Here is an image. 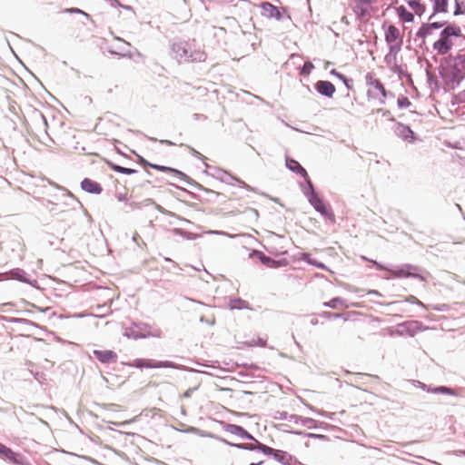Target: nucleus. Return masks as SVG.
<instances>
[{
    "mask_svg": "<svg viewBox=\"0 0 465 465\" xmlns=\"http://www.w3.org/2000/svg\"><path fill=\"white\" fill-rule=\"evenodd\" d=\"M440 29L438 38L431 43V49L436 55L444 56L450 54L458 47L464 35L460 26L454 23H444Z\"/></svg>",
    "mask_w": 465,
    "mask_h": 465,
    "instance_id": "nucleus-1",
    "label": "nucleus"
},
{
    "mask_svg": "<svg viewBox=\"0 0 465 465\" xmlns=\"http://www.w3.org/2000/svg\"><path fill=\"white\" fill-rule=\"evenodd\" d=\"M432 11L428 22L422 23L416 32V40L420 41V47L427 45L434 35L435 30L443 27L445 22H434L432 20L436 15L449 12V0H432Z\"/></svg>",
    "mask_w": 465,
    "mask_h": 465,
    "instance_id": "nucleus-2",
    "label": "nucleus"
},
{
    "mask_svg": "<svg viewBox=\"0 0 465 465\" xmlns=\"http://www.w3.org/2000/svg\"><path fill=\"white\" fill-rule=\"evenodd\" d=\"M193 43L179 42L173 44V50L180 61L193 63L204 62L206 59L205 52L201 49H193Z\"/></svg>",
    "mask_w": 465,
    "mask_h": 465,
    "instance_id": "nucleus-3",
    "label": "nucleus"
},
{
    "mask_svg": "<svg viewBox=\"0 0 465 465\" xmlns=\"http://www.w3.org/2000/svg\"><path fill=\"white\" fill-rule=\"evenodd\" d=\"M378 269L386 271L389 273L388 278H415L425 282L426 278L420 274V268L412 264H403L393 269L384 267L375 262Z\"/></svg>",
    "mask_w": 465,
    "mask_h": 465,
    "instance_id": "nucleus-4",
    "label": "nucleus"
},
{
    "mask_svg": "<svg viewBox=\"0 0 465 465\" xmlns=\"http://www.w3.org/2000/svg\"><path fill=\"white\" fill-rule=\"evenodd\" d=\"M367 86V97L369 100L377 101L380 104H384L387 97V92L379 78L373 73H368L365 75Z\"/></svg>",
    "mask_w": 465,
    "mask_h": 465,
    "instance_id": "nucleus-5",
    "label": "nucleus"
},
{
    "mask_svg": "<svg viewBox=\"0 0 465 465\" xmlns=\"http://www.w3.org/2000/svg\"><path fill=\"white\" fill-rule=\"evenodd\" d=\"M386 43L390 46V52H398L403 42V34L394 25H389L384 32Z\"/></svg>",
    "mask_w": 465,
    "mask_h": 465,
    "instance_id": "nucleus-6",
    "label": "nucleus"
},
{
    "mask_svg": "<svg viewBox=\"0 0 465 465\" xmlns=\"http://www.w3.org/2000/svg\"><path fill=\"white\" fill-rule=\"evenodd\" d=\"M351 6L360 21L367 22L371 15V0H353Z\"/></svg>",
    "mask_w": 465,
    "mask_h": 465,
    "instance_id": "nucleus-7",
    "label": "nucleus"
},
{
    "mask_svg": "<svg viewBox=\"0 0 465 465\" xmlns=\"http://www.w3.org/2000/svg\"><path fill=\"white\" fill-rule=\"evenodd\" d=\"M310 203L314 207V209L321 213L326 220H328L331 223H335V215L332 212V210L326 205V203L318 196L313 195L310 199Z\"/></svg>",
    "mask_w": 465,
    "mask_h": 465,
    "instance_id": "nucleus-8",
    "label": "nucleus"
},
{
    "mask_svg": "<svg viewBox=\"0 0 465 465\" xmlns=\"http://www.w3.org/2000/svg\"><path fill=\"white\" fill-rule=\"evenodd\" d=\"M0 456L5 460H9L11 463L18 465L22 463L23 456L20 453L15 452L12 449L0 442Z\"/></svg>",
    "mask_w": 465,
    "mask_h": 465,
    "instance_id": "nucleus-9",
    "label": "nucleus"
},
{
    "mask_svg": "<svg viewBox=\"0 0 465 465\" xmlns=\"http://www.w3.org/2000/svg\"><path fill=\"white\" fill-rule=\"evenodd\" d=\"M81 189L93 194H100L103 191L101 184L90 178L83 179L81 182Z\"/></svg>",
    "mask_w": 465,
    "mask_h": 465,
    "instance_id": "nucleus-10",
    "label": "nucleus"
},
{
    "mask_svg": "<svg viewBox=\"0 0 465 465\" xmlns=\"http://www.w3.org/2000/svg\"><path fill=\"white\" fill-rule=\"evenodd\" d=\"M395 11L400 21L402 22L403 24L414 22V15L407 5H401L399 6H396Z\"/></svg>",
    "mask_w": 465,
    "mask_h": 465,
    "instance_id": "nucleus-11",
    "label": "nucleus"
},
{
    "mask_svg": "<svg viewBox=\"0 0 465 465\" xmlns=\"http://www.w3.org/2000/svg\"><path fill=\"white\" fill-rule=\"evenodd\" d=\"M315 89L318 93L327 97H332L336 88L334 84L329 81H318L315 84Z\"/></svg>",
    "mask_w": 465,
    "mask_h": 465,
    "instance_id": "nucleus-12",
    "label": "nucleus"
},
{
    "mask_svg": "<svg viewBox=\"0 0 465 465\" xmlns=\"http://www.w3.org/2000/svg\"><path fill=\"white\" fill-rule=\"evenodd\" d=\"M262 15L268 18L281 19L282 15L279 9L269 2H263L261 4Z\"/></svg>",
    "mask_w": 465,
    "mask_h": 465,
    "instance_id": "nucleus-13",
    "label": "nucleus"
},
{
    "mask_svg": "<svg viewBox=\"0 0 465 465\" xmlns=\"http://www.w3.org/2000/svg\"><path fill=\"white\" fill-rule=\"evenodd\" d=\"M407 6L413 13V15L421 16L427 10L426 4L422 0H404Z\"/></svg>",
    "mask_w": 465,
    "mask_h": 465,
    "instance_id": "nucleus-14",
    "label": "nucleus"
},
{
    "mask_svg": "<svg viewBox=\"0 0 465 465\" xmlns=\"http://www.w3.org/2000/svg\"><path fill=\"white\" fill-rule=\"evenodd\" d=\"M419 330L417 322H408L398 325L397 333L400 335H410L413 336Z\"/></svg>",
    "mask_w": 465,
    "mask_h": 465,
    "instance_id": "nucleus-15",
    "label": "nucleus"
},
{
    "mask_svg": "<svg viewBox=\"0 0 465 465\" xmlns=\"http://www.w3.org/2000/svg\"><path fill=\"white\" fill-rule=\"evenodd\" d=\"M93 354L101 363H109L114 361L116 353L114 351L94 350Z\"/></svg>",
    "mask_w": 465,
    "mask_h": 465,
    "instance_id": "nucleus-16",
    "label": "nucleus"
},
{
    "mask_svg": "<svg viewBox=\"0 0 465 465\" xmlns=\"http://www.w3.org/2000/svg\"><path fill=\"white\" fill-rule=\"evenodd\" d=\"M397 134L410 143H412L415 140L412 130L409 126L401 124H399L397 126Z\"/></svg>",
    "mask_w": 465,
    "mask_h": 465,
    "instance_id": "nucleus-17",
    "label": "nucleus"
},
{
    "mask_svg": "<svg viewBox=\"0 0 465 465\" xmlns=\"http://www.w3.org/2000/svg\"><path fill=\"white\" fill-rule=\"evenodd\" d=\"M286 165L290 170L295 172L296 173H299L303 177L307 176L306 170L297 161L293 159H287Z\"/></svg>",
    "mask_w": 465,
    "mask_h": 465,
    "instance_id": "nucleus-18",
    "label": "nucleus"
},
{
    "mask_svg": "<svg viewBox=\"0 0 465 465\" xmlns=\"http://www.w3.org/2000/svg\"><path fill=\"white\" fill-rule=\"evenodd\" d=\"M273 458L284 464V465H288L290 464V461L292 460V457L291 455H289L287 452L283 451V450H276L274 454H273Z\"/></svg>",
    "mask_w": 465,
    "mask_h": 465,
    "instance_id": "nucleus-19",
    "label": "nucleus"
},
{
    "mask_svg": "<svg viewBox=\"0 0 465 465\" xmlns=\"http://www.w3.org/2000/svg\"><path fill=\"white\" fill-rule=\"evenodd\" d=\"M455 8L453 11L454 16L465 15V2L464 0H455Z\"/></svg>",
    "mask_w": 465,
    "mask_h": 465,
    "instance_id": "nucleus-20",
    "label": "nucleus"
},
{
    "mask_svg": "<svg viewBox=\"0 0 465 465\" xmlns=\"http://www.w3.org/2000/svg\"><path fill=\"white\" fill-rule=\"evenodd\" d=\"M7 322H11V323H24V324L37 327L36 323H35L34 322H32L30 320L25 319V318H9L7 320Z\"/></svg>",
    "mask_w": 465,
    "mask_h": 465,
    "instance_id": "nucleus-21",
    "label": "nucleus"
},
{
    "mask_svg": "<svg viewBox=\"0 0 465 465\" xmlns=\"http://www.w3.org/2000/svg\"><path fill=\"white\" fill-rule=\"evenodd\" d=\"M344 304V301L341 298H333L330 302H325L324 305L330 308H337L339 306H342Z\"/></svg>",
    "mask_w": 465,
    "mask_h": 465,
    "instance_id": "nucleus-22",
    "label": "nucleus"
},
{
    "mask_svg": "<svg viewBox=\"0 0 465 465\" xmlns=\"http://www.w3.org/2000/svg\"><path fill=\"white\" fill-rule=\"evenodd\" d=\"M257 448L262 450L265 455H272L274 454L275 450L274 449L271 448V447H268L264 444H262V443H259L258 442V446Z\"/></svg>",
    "mask_w": 465,
    "mask_h": 465,
    "instance_id": "nucleus-23",
    "label": "nucleus"
},
{
    "mask_svg": "<svg viewBox=\"0 0 465 465\" xmlns=\"http://www.w3.org/2000/svg\"><path fill=\"white\" fill-rule=\"evenodd\" d=\"M397 103L401 108H408L411 104V101L405 96L399 97Z\"/></svg>",
    "mask_w": 465,
    "mask_h": 465,
    "instance_id": "nucleus-24",
    "label": "nucleus"
},
{
    "mask_svg": "<svg viewBox=\"0 0 465 465\" xmlns=\"http://www.w3.org/2000/svg\"><path fill=\"white\" fill-rule=\"evenodd\" d=\"M434 393H446V394H454L453 391L448 387L440 386L432 390Z\"/></svg>",
    "mask_w": 465,
    "mask_h": 465,
    "instance_id": "nucleus-25",
    "label": "nucleus"
},
{
    "mask_svg": "<svg viewBox=\"0 0 465 465\" xmlns=\"http://www.w3.org/2000/svg\"><path fill=\"white\" fill-rule=\"evenodd\" d=\"M249 346H265L266 341L262 338L252 339L250 341H246Z\"/></svg>",
    "mask_w": 465,
    "mask_h": 465,
    "instance_id": "nucleus-26",
    "label": "nucleus"
},
{
    "mask_svg": "<svg viewBox=\"0 0 465 465\" xmlns=\"http://www.w3.org/2000/svg\"><path fill=\"white\" fill-rule=\"evenodd\" d=\"M149 165L155 169V170H158V171H162V172H171V173H173L175 172L174 169L173 168H170V167H166V166H162V165H158V164H153V163H149Z\"/></svg>",
    "mask_w": 465,
    "mask_h": 465,
    "instance_id": "nucleus-27",
    "label": "nucleus"
},
{
    "mask_svg": "<svg viewBox=\"0 0 465 465\" xmlns=\"http://www.w3.org/2000/svg\"><path fill=\"white\" fill-rule=\"evenodd\" d=\"M312 69L313 64L311 62H306L302 66V73L304 74H309Z\"/></svg>",
    "mask_w": 465,
    "mask_h": 465,
    "instance_id": "nucleus-28",
    "label": "nucleus"
},
{
    "mask_svg": "<svg viewBox=\"0 0 465 465\" xmlns=\"http://www.w3.org/2000/svg\"><path fill=\"white\" fill-rule=\"evenodd\" d=\"M25 272L23 271V270H18L16 272H15V277L21 281V282H28V280L25 278Z\"/></svg>",
    "mask_w": 465,
    "mask_h": 465,
    "instance_id": "nucleus-29",
    "label": "nucleus"
},
{
    "mask_svg": "<svg viewBox=\"0 0 465 465\" xmlns=\"http://www.w3.org/2000/svg\"><path fill=\"white\" fill-rule=\"evenodd\" d=\"M331 74H334V75H336V76H337L338 78H340L341 80H342V81H343V83L345 84V85H346L348 88H350L349 84H348V79H347L343 74H340V73L336 72V70H334V69L331 71Z\"/></svg>",
    "mask_w": 465,
    "mask_h": 465,
    "instance_id": "nucleus-30",
    "label": "nucleus"
},
{
    "mask_svg": "<svg viewBox=\"0 0 465 465\" xmlns=\"http://www.w3.org/2000/svg\"><path fill=\"white\" fill-rule=\"evenodd\" d=\"M405 301L411 303L422 305L421 302L413 295H409L408 297H406Z\"/></svg>",
    "mask_w": 465,
    "mask_h": 465,
    "instance_id": "nucleus-31",
    "label": "nucleus"
},
{
    "mask_svg": "<svg viewBox=\"0 0 465 465\" xmlns=\"http://www.w3.org/2000/svg\"><path fill=\"white\" fill-rule=\"evenodd\" d=\"M118 173L130 174V173H136V171L133 170V169H128V168L121 167V166L118 165Z\"/></svg>",
    "mask_w": 465,
    "mask_h": 465,
    "instance_id": "nucleus-32",
    "label": "nucleus"
},
{
    "mask_svg": "<svg viewBox=\"0 0 465 465\" xmlns=\"http://www.w3.org/2000/svg\"><path fill=\"white\" fill-rule=\"evenodd\" d=\"M36 116H38V117H39V118L44 122V124H45V126H47V121H46V118L45 117V115H44L42 113L37 112V113H36Z\"/></svg>",
    "mask_w": 465,
    "mask_h": 465,
    "instance_id": "nucleus-33",
    "label": "nucleus"
},
{
    "mask_svg": "<svg viewBox=\"0 0 465 465\" xmlns=\"http://www.w3.org/2000/svg\"><path fill=\"white\" fill-rule=\"evenodd\" d=\"M44 376H45V374H44L43 372H36V373L35 374V380H37L38 381H41V379H42Z\"/></svg>",
    "mask_w": 465,
    "mask_h": 465,
    "instance_id": "nucleus-34",
    "label": "nucleus"
},
{
    "mask_svg": "<svg viewBox=\"0 0 465 465\" xmlns=\"http://www.w3.org/2000/svg\"><path fill=\"white\" fill-rule=\"evenodd\" d=\"M117 41H118V49L122 48V47L120 46V44H123V45H128L124 40L121 39L120 37H118V38H117Z\"/></svg>",
    "mask_w": 465,
    "mask_h": 465,
    "instance_id": "nucleus-35",
    "label": "nucleus"
},
{
    "mask_svg": "<svg viewBox=\"0 0 465 465\" xmlns=\"http://www.w3.org/2000/svg\"><path fill=\"white\" fill-rule=\"evenodd\" d=\"M68 11H69L70 13H82V14H84V12H83V11H81L80 9L75 8V7H74V8H70Z\"/></svg>",
    "mask_w": 465,
    "mask_h": 465,
    "instance_id": "nucleus-36",
    "label": "nucleus"
},
{
    "mask_svg": "<svg viewBox=\"0 0 465 465\" xmlns=\"http://www.w3.org/2000/svg\"><path fill=\"white\" fill-rule=\"evenodd\" d=\"M460 99L465 103V89L460 94Z\"/></svg>",
    "mask_w": 465,
    "mask_h": 465,
    "instance_id": "nucleus-37",
    "label": "nucleus"
},
{
    "mask_svg": "<svg viewBox=\"0 0 465 465\" xmlns=\"http://www.w3.org/2000/svg\"><path fill=\"white\" fill-rule=\"evenodd\" d=\"M250 211L254 215V217L257 219L259 217V213L257 210L251 208Z\"/></svg>",
    "mask_w": 465,
    "mask_h": 465,
    "instance_id": "nucleus-38",
    "label": "nucleus"
},
{
    "mask_svg": "<svg viewBox=\"0 0 465 465\" xmlns=\"http://www.w3.org/2000/svg\"><path fill=\"white\" fill-rule=\"evenodd\" d=\"M341 23L345 24L346 25H350V22H349L347 16H342L341 17Z\"/></svg>",
    "mask_w": 465,
    "mask_h": 465,
    "instance_id": "nucleus-39",
    "label": "nucleus"
},
{
    "mask_svg": "<svg viewBox=\"0 0 465 465\" xmlns=\"http://www.w3.org/2000/svg\"><path fill=\"white\" fill-rule=\"evenodd\" d=\"M160 334H161V331H158V330H157V331H155V332H154V333H153V336H155V337H159V336H160Z\"/></svg>",
    "mask_w": 465,
    "mask_h": 465,
    "instance_id": "nucleus-40",
    "label": "nucleus"
},
{
    "mask_svg": "<svg viewBox=\"0 0 465 465\" xmlns=\"http://www.w3.org/2000/svg\"><path fill=\"white\" fill-rule=\"evenodd\" d=\"M110 166H111V168H112L114 171H115V172H116V164H114V163H111V164H110Z\"/></svg>",
    "mask_w": 465,
    "mask_h": 465,
    "instance_id": "nucleus-41",
    "label": "nucleus"
},
{
    "mask_svg": "<svg viewBox=\"0 0 465 465\" xmlns=\"http://www.w3.org/2000/svg\"><path fill=\"white\" fill-rule=\"evenodd\" d=\"M369 293L380 294L378 291H370Z\"/></svg>",
    "mask_w": 465,
    "mask_h": 465,
    "instance_id": "nucleus-42",
    "label": "nucleus"
},
{
    "mask_svg": "<svg viewBox=\"0 0 465 465\" xmlns=\"http://www.w3.org/2000/svg\"><path fill=\"white\" fill-rule=\"evenodd\" d=\"M262 463V461L261 460V461L256 462V463H254V462H253V463H251L250 465H261Z\"/></svg>",
    "mask_w": 465,
    "mask_h": 465,
    "instance_id": "nucleus-43",
    "label": "nucleus"
},
{
    "mask_svg": "<svg viewBox=\"0 0 465 465\" xmlns=\"http://www.w3.org/2000/svg\"><path fill=\"white\" fill-rule=\"evenodd\" d=\"M3 305L4 306H10V305H13V303L12 302H6V303H4Z\"/></svg>",
    "mask_w": 465,
    "mask_h": 465,
    "instance_id": "nucleus-44",
    "label": "nucleus"
},
{
    "mask_svg": "<svg viewBox=\"0 0 465 465\" xmlns=\"http://www.w3.org/2000/svg\"><path fill=\"white\" fill-rule=\"evenodd\" d=\"M112 6H114V3H116V0H110Z\"/></svg>",
    "mask_w": 465,
    "mask_h": 465,
    "instance_id": "nucleus-45",
    "label": "nucleus"
},
{
    "mask_svg": "<svg viewBox=\"0 0 465 465\" xmlns=\"http://www.w3.org/2000/svg\"><path fill=\"white\" fill-rule=\"evenodd\" d=\"M109 53H110V54H116V52H114V51H113V50H110V51H109Z\"/></svg>",
    "mask_w": 465,
    "mask_h": 465,
    "instance_id": "nucleus-46",
    "label": "nucleus"
},
{
    "mask_svg": "<svg viewBox=\"0 0 465 465\" xmlns=\"http://www.w3.org/2000/svg\"><path fill=\"white\" fill-rule=\"evenodd\" d=\"M248 448L251 449V450L254 449V447H252V445H250V447H248Z\"/></svg>",
    "mask_w": 465,
    "mask_h": 465,
    "instance_id": "nucleus-47",
    "label": "nucleus"
},
{
    "mask_svg": "<svg viewBox=\"0 0 465 465\" xmlns=\"http://www.w3.org/2000/svg\"><path fill=\"white\" fill-rule=\"evenodd\" d=\"M120 54H123V55H125V54H121V53H117V55H120Z\"/></svg>",
    "mask_w": 465,
    "mask_h": 465,
    "instance_id": "nucleus-48",
    "label": "nucleus"
}]
</instances>
